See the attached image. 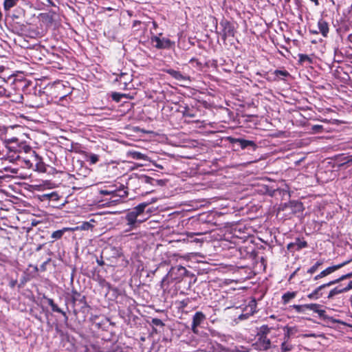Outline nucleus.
Wrapping results in <instances>:
<instances>
[{
    "label": "nucleus",
    "mask_w": 352,
    "mask_h": 352,
    "mask_svg": "<svg viewBox=\"0 0 352 352\" xmlns=\"http://www.w3.org/2000/svg\"><path fill=\"white\" fill-rule=\"evenodd\" d=\"M233 142L239 143L242 149H245L248 146H252V147L256 146L254 142H253L252 140H244V139L238 138V139H234L233 140Z\"/></svg>",
    "instance_id": "dca6fc26"
},
{
    "label": "nucleus",
    "mask_w": 352,
    "mask_h": 352,
    "mask_svg": "<svg viewBox=\"0 0 352 352\" xmlns=\"http://www.w3.org/2000/svg\"><path fill=\"white\" fill-rule=\"evenodd\" d=\"M351 261H352V258L350 259V260H347L346 261H344L342 263H340V264L335 265H333V266L327 267L324 270L322 271L319 274L316 276L314 277V280H318L319 278H323V277H324V276H327V275L334 272L335 271L342 268V267H344L346 265H347L348 263H349Z\"/></svg>",
    "instance_id": "39448f33"
},
{
    "label": "nucleus",
    "mask_w": 352,
    "mask_h": 352,
    "mask_svg": "<svg viewBox=\"0 0 352 352\" xmlns=\"http://www.w3.org/2000/svg\"><path fill=\"white\" fill-rule=\"evenodd\" d=\"M137 180L138 182L140 184H151V186H155V184H160L162 182L144 175H140L138 178H137Z\"/></svg>",
    "instance_id": "9d476101"
},
{
    "label": "nucleus",
    "mask_w": 352,
    "mask_h": 352,
    "mask_svg": "<svg viewBox=\"0 0 352 352\" xmlns=\"http://www.w3.org/2000/svg\"><path fill=\"white\" fill-rule=\"evenodd\" d=\"M143 23L138 20H135L133 23L132 28L133 30V32H138L140 30H142L144 28L142 27Z\"/></svg>",
    "instance_id": "cd10ccee"
},
{
    "label": "nucleus",
    "mask_w": 352,
    "mask_h": 352,
    "mask_svg": "<svg viewBox=\"0 0 352 352\" xmlns=\"http://www.w3.org/2000/svg\"><path fill=\"white\" fill-rule=\"evenodd\" d=\"M52 310L54 312L60 313L67 320V316L65 311L60 309L55 303L51 307Z\"/></svg>",
    "instance_id": "72a5a7b5"
},
{
    "label": "nucleus",
    "mask_w": 352,
    "mask_h": 352,
    "mask_svg": "<svg viewBox=\"0 0 352 352\" xmlns=\"http://www.w3.org/2000/svg\"><path fill=\"white\" fill-rule=\"evenodd\" d=\"M47 302L50 307H52L54 304V300L51 298H48Z\"/></svg>",
    "instance_id": "49530a36"
},
{
    "label": "nucleus",
    "mask_w": 352,
    "mask_h": 352,
    "mask_svg": "<svg viewBox=\"0 0 352 352\" xmlns=\"http://www.w3.org/2000/svg\"><path fill=\"white\" fill-rule=\"evenodd\" d=\"M111 96L113 100L119 102L120 101L121 98L124 96V94L113 93Z\"/></svg>",
    "instance_id": "e433bc0d"
},
{
    "label": "nucleus",
    "mask_w": 352,
    "mask_h": 352,
    "mask_svg": "<svg viewBox=\"0 0 352 352\" xmlns=\"http://www.w3.org/2000/svg\"><path fill=\"white\" fill-rule=\"evenodd\" d=\"M292 334V328L289 327H284V336H283V340H290L291 335Z\"/></svg>",
    "instance_id": "c85d7f7f"
},
{
    "label": "nucleus",
    "mask_w": 352,
    "mask_h": 352,
    "mask_svg": "<svg viewBox=\"0 0 352 352\" xmlns=\"http://www.w3.org/2000/svg\"><path fill=\"white\" fill-rule=\"evenodd\" d=\"M322 265L321 261H317L312 267H311L308 270L307 273L314 274L320 265Z\"/></svg>",
    "instance_id": "f704fd0d"
},
{
    "label": "nucleus",
    "mask_w": 352,
    "mask_h": 352,
    "mask_svg": "<svg viewBox=\"0 0 352 352\" xmlns=\"http://www.w3.org/2000/svg\"><path fill=\"white\" fill-rule=\"evenodd\" d=\"M296 296V292H288L285 294H284L282 296V300H283V302L284 304H287L289 302V301L292 299V298H294Z\"/></svg>",
    "instance_id": "393cba45"
},
{
    "label": "nucleus",
    "mask_w": 352,
    "mask_h": 352,
    "mask_svg": "<svg viewBox=\"0 0 352 352\" xmlns=\"http://www.w3.org/2000/svg\"><path fill=\"white\" fill-rule=\"evenodd\" d=\"M117 81L127 86L128 83L131 82V76L126 73H121L119 78H116Z\"/></svg>",
    "instance_id": "412c9836"
},
{
    "label": "nucleus",
    "mask_w": 352,
    "mask_h": 352,
    "mask_svg": "<svg viewBox=\"0 0 352 352\" xmlns=\"http://www.w3.org/2000/svg\"><path fill=\"white\" fill-rule=\"evenodd\" d=\"M294 349V345L290 340H283L280 347V352H289Z\"/></svg>",
    "instance_id": "6ab92c4d"
},
{
    "label": "nucleus",
    "mask_w": 352,
    "mask_h": 352,
    "mask_svg": "<svg viewBox=\"0 0 352 352\" xmlns=\"http://www.w3.org/2000/svg\"><path fill=\"white\" fill-rule=\"evenodd\" d=\"M295 206H297L299 208V211L302 210V205L300 202H296L295 203Z\"/></svg>",
    "instance_id": "a18cd8bd"
},
{
    "label": "nucleus",
    "mask_w": 352,
    "mask_h": 352,
    "mask_svg": "<svg viewBox=\"0 0 352 352\" xmlns=\"http://www.w3.org/2000/svg\"><path fill=\"white\" fill-rule=\"evenodd\" d=\"M128 195L127 191L125 190L124 186L119 188V190L114 192L113 195H109V201L112 203L116 204L120 201L122 198L126 197Z\"/></svg>",
    "instance_id": "6e6552de"
},
{
    "label": "nucleus",
    "mask_w": 352,
    "mask_h": 352,
    "mask_svg": "<svg viewBox=\"0 0 352 352\" xmlns=\"http://www.w3.org/2000/svg\"><path fill=\"white\" fill-rule=\"evenodd\" d=\"M182 305V307H186L188 304V302L186 301V300H183L181 302Z\"/></svg>",
    "instance_id": "09e8293b"
},
{
    "label": "nucleus",
    "mask_w": 352,
    "mask_h": 352,
    "mask_svg": "<svg viewBox=\"0 0 352 352\" xmlns=\"http://www.w3.org/2000/svg\"><path fill=\"white\" fill-rule=\"evenodd\" d=\"M351 277H352V272L350 273H348L346 274L342 275V276H340L339 278H337L336 280H339V282H340V281H342L343 280H345L346 278H349Z\"/></svg>",
    "instance_id": "ea45409f"
},
{
    "label": "nucleus",
    "mask_w": 352,
    "mask_h": 352,
    "mask_svg": "<svg viewBox=\"0 0 352 352\" xmlns=\"http://www.w3.org/2000/svg\"><path fill=\"white\" fill-rule=\"evenodd\" d=\"M344 289L345 292L352 289V281H350L348 285L346 287H344Z\"/></svg>",
    "instance_id": "c03bdc74"
},
{
    "label": "nucleus",
    "mask_w": 352,
    "mask_h": 352,
    "mask_svg": "<svg viewBox=\"0 0 352 352\" xmlns=\"http://www.w3.org/2000/svg\"><path fill=\"white\" fill-rule=\"evenodd\" d=\"M18 141L19 140L16 138H6L5 140V143L6 144V147L10 151L15 152L17 145H19Z\"/></svg>",
    "instance_id": "4468645a"
},
{
    "label": "nucleus",
    "mask_w": 352,
    "mask_h": 352,
    "mask_svg": "<svg viewBox=\"0 0 352 352\" xmlns=\"http://www.w3.org/2000/svg\"><path fill=\"white\" fill-rule=\"evenodd\" d=\"M98 263L100 265H102L103 264V261H98Z\"/></svg>",
    "instance_id": "5fc2aeb1"
},
{
    "label": "nucleus",
    "mask_w": 352,
    "mask_h": 352,
    "mask_svg": "<svg viewBox=\"0 0 352 352\" xmlns=\"http://www.w3.org/2000/svg\"><path fill=\"white\" fill-rule=\"evenodd\" d=\"M201 233H199V232H197V233H190V234H189V236H192V235H201Z\"/></svg>",
    "instance_id": "603ef678"
},
{
    "label": "nucleus",
    "mask_w": 352,
    "mask_h": 352,
    "mask_svg": "<svg viewBox=\"0 0 352 352\" xmlns=\"http://www.w3.org/2000/svg\"><path fill=\"white\" fill-rule=\"evenodd\" d=\"M92 227V225L87 222L85 221L82 222L80 226H78L75 228H71V231H75V230H88Z\"/></svg>",
    "instance_id": "5701e85b"
},
{
    "label": "nucleus",
    "mask_w": 352,
    "mask_h": 352,
    "mask_svg": "<svg viewBox=\"0 0 352 352\" xmlns=\"http://www.w3.org/2000/svg\"><path fill=\"white\" fill-rule=\"evenodd\" d=\"M274 74L276 76H281L282 77H286L289 76V73L285 70H275Z\"/></svg>",
    "instance_id": "c9c22d12"
},
{
    "label": "nucleus",
    "mask_w": 352,
    "mask_h": 352,
    "mask_svg": "<svg viewBox=\"0 0 352 352\" xmlns=\"http://www.w3.org/2000/svg\"><path fill=\"white\" fill-rule=\"evenodd\" d=\"M344 287H342L341 286L336 287L331 289L330 292L329 293V295L327 296L328 298H332L333 296L340 294L342 292H344Z\"/></svg>",
    "instance_id": "b1692460"
},
{
    "label": "nucleus",
    "mask_w": 352,
    "mask_h": 352,
    "mask_svg": "<svg viewBox=\"0 0 352 352\" xmlns=\"http://www.w3.org/2000/svg\"><path fill=\"white\" fill-rule=\"evenodd\" d=\"M87 157L91 164H95L99 161V156L94 153H90Z\"/></svg>",
    "instance_id": "2f4dec72"
},
{
    "label": "nucleus",
    "mask_w": 352,
    "mask_h": 352,
    "mask_svg": "<svg viewBox=\"0 0 352 352\" xmlns=\"http://www.w3.org/2000/svg\"><path fill=\"white\" fill-rule=\"evenodd\" d=\"M338 283H339V280H336H336H331V281H330V282H329L327 283L323 284V285L318 287L311 293L308 294L307 297L309 299H318V298H319L322 296V294L320 293V291L322 289L325 288L326 287H329L331 285L336 284Z\"/></svg>",
    "instance_id": "0eeeda50"
},
{
    "label": "nucleus",
    "mask_w": 352,
    "mask_h": 352,
    "mask_svg": "<svg viewBox=\"0 0 352 352\" xmlns=\"http://www.w3.org/2000/svg\"><path fill=\"white\" fill-rule=\"evenodd\" d=\"M318 27L322 35L327 37L329 31L328 23L323 19H320L318 22Z\"/></svg>",
    "instance_id": "f8f14e48"
},
{
    "label": "nucleus",
    "mask_w": 352,
    "mask_h": 352,
    "mask_svg": "<svg viewBox=\"0 0 352 352\" xmlns=\"http://www.w3.org/2000/svg\"><path fill=\"white\" fill-rule=\"evenodd\" d=\"M152 323L156 326H163L164 325V323L162 322V321L159 318H153Z\"/></svg>",
    "instance_id": "58836bf2"
},
{
    "label": "nucleus",
    "mask_w": 352,
    "mask_h": 352,
    "mask_svg": "<svg viewBox=\"0 0 352 352\" xmlns=\"http://www.w3.org/2000/svg\"><path fill=\"white\" fill-rule=\"evenodd\" d=\"M322 129V125L316 124V125H314L312 126V129L316 132H320Z\"/></svg>",
    "instance_id": "37998d69"
},
{
    "label": "nucleus",
    "mask_w": 352,
    "mask_h": 352,
    "mask_svg": "<svg viewBox=\"0 0 352 352\" xmlns=\"http://www.w3.org/2000/svg\"><path fill=\"white\" fill-rule=\"evenodd\" d=\"M166 72L167 74H170L173 78L179 81L184 82L190 80L189 77L182 74L180 72L174 70L173 69H167Z\"/></svg>",
    "instance_id": "9b49d317"
},
{
    "label": "nucleus",
    "mask_w": 352,
    "mask_h": 352,
    "mask_svg": "<svg viewBox=\"0 0 352 352\" xmlns=\"http://www.w3.org/2000/svg\"><path fill=\"white\" fill-rule=\"evenodd\" d=\"M128 155L133 160H148V157L145 154H143L139 151H132L128 153Z\"/></svg>",
    "instance_id": "f3484780"
},
{
    "label": "nucleus",
    "mask_w": 352,
    "mask_h": 352,
    "mask_svg": "<svg viewBox=\"0 0 352 352\" xmlns=\"http://www.w3.org/2000/svg\"><path fill=\"white\" fill-rule=\"evenodd\" d=\"M294 245H296L295 250L298 251L302 248H306L307 246V243L305 241L300 240L298 238L295 240Z\"/></svg>",
    "instance_id": "a878e982"
},
{
    "label": "nucleus",
    "mask_w": 352,
    "mask_h": 352,
    "mask_svg": "<svg viewBox=\"0 0 352 352\" xmlns=\"http://www.w3.org/2000/svg\"><path fill=\"white\" fill-rule=\"evenodd\" d=\"M146 206L147 204L146 203L140 204L126 213L125 219L127 221V225L130 226V229L137 228V223H140L142 222L141 220L138 219V217L144 212Z\"/></svg>",
    "instance_id": "f257e3e1"
},
{
    "label": "nucleus",
    "mask_w": 352,
    "mask_h": 352,
    "mask_svg": "<svg viewBox=\"0 0 352 352\" xmlns=\"http://www.w3.org/2000/svg\"><path fill=\"white\" fill-rule=\"evenodd\" d=\"M299 57V62L300 63H304L305 62H307L309 63H312V59L307 54H300L298 55Z\"/></svg>",
    "instance_id": "7c9ffc66"
},
{
    "label": "nucleus",
    "mask_w": 352,
    "mask_h": 352,
    "mask_svg": "<svg viewBox=\"0 0 352 352\" xmlns=\"http://www.w3.org/2000/svg\"><path fill=\"white\" fill-rule=\"evenodd\" d=\"M219 24L222 28L221 34L224 41L228 37H233L234 36V27L230 21L223 19L221 21Z\"/></svg>",
    "instance_id": "7ed1b4c3"
},
{
    "label": "nucleus",
    "mask_w": 352,
    "mask_h": 352,
    "mask_svg": "<svg viewBox=\"0 0 352 352\" xmlns=\"http://www.w3.org/2000/svg\"><path fill=\"white\" fill-rule=\"evenodd\" d=\"M272 329H274L273 327H269L267 324H263L257 329L256 336L268 337Z\"/></svg>",
    "instance_id": "ddd939ff"
},
{
    "label": "nucleus",
    "mask_w": 352,
    "mask_h": 352,
    "mask_svg": "<svg viewBox=\"0 0 352 352\" xmlns=\"http://www.w3.org/2000/svg\"><path fill=\"white\" fill-rule=\"evenodd\" d=\"M310 1L314 2L316 6H318L319 5L318 0H310Z\"/></svg>",
    "instance_id": "3c124183"
},
{
    "label": "nucleus",
    "mask_w": 352,
    "mask_h": 352,
    "mask_svg": "<svg viewBox=\"0 0 352 352\" xmlns=\"http://www.w3.org/2000/svg\"><path fill=\"white\" fill-rule=\"evenodd\" d=\"M36 170H38L39 172L44 173L46 170V168H45V165H44L43 163H38V164H36Z\"/></svg>",
    "instance_id": "4c0bfd02"
},
{
    "label": "nucleus",
    "mask_w": 352,
    "mask_h": 352,
    "mask_svg": "<svg viewBox=\"0 0 352 352\" xmlns=\"http://www.w3.org/2000/svg\"><path fill=\"white\" fill-rule=\"evenodd\" d=\"M19 1L20 0H4L3 3L4 10L9 11L11 8L16 6Z\"/></svg>",
    "instance_id": "aec40b11"
},
{
    "label": "nucleus",
    "mask_w": 352,
    "mask_h": 352,
    "mask_svg": "<svg viewBox=\"0 0 352 352\" xmlns=\"http://www.w3.org/2000/svg\"><path fill=\"white\" fill-rule=\"evenodd\" d=\"M252 346L255 350L263 352H267L270 349L276 347L268 337L264 336H256V340Z\"/></svg>",
    "instance_id": "f03ea898"
},
{
    "label": "nucleus",
    "mask_w": 352,
    "mask_h": 352,
    "mask_svg": "<svg viewBox=\"0 0 352 352\" xmlns=\"http://www.w3.org/2000/svg\"><path fill=\"white\" fill-rule=\"evenodd\" d=\"M71 228H63L61 230H58L52 232L51 237L54 239L52 242L55 240L60 239L62 238L63 235L68 231H71Z\"/></svg>",
    "instance_id": "a211bd4d"
},
{
    "label": "nucleus",
    "mask_w": 352,
    "mask_h": 352,
    "mask_svg": "<svg viewBox=\"0 0 352 352\" xmlns=\"http://www.w3.org/2000/svg\"><path fill=\"white\" fill-rule=\"evenodd\" d=\"M296 248V245H294V242L290 243L287 245V250L289 251H296L295 248Z\"/></svg>",
    "instance_id": "79ce46f5"
},
{
    "label": "nucleus",
    "mask_w": 352,
    "mask_h": 352,
    "mask_svg": "<svg viewBox=\"0 0 352 352\" xmlns=\"http://www.w3.org/2000/svg\"><path fill=\"white\" fill-rule=\"evenodd\" d=\"M56 196H57V195L55 192L45 194L43 195V197L47 198V199H53L54 197H55Z\"/></svg>",
    "instance_id": "a19ab883"
},
{
    "label": "nucleus",
    "mask_w": 352,
    "mask_h": 352,
    "mask_svg": "<svg viewBox=\"0 0 352 352\" xmlns=\"http://www.w3.org/2000/svg\"><path fill=\"white\" fill-rule=\"evenodd\" d=\"M205 318V315L201 311H197L195 314L192 322V329L194 332H195L197 327L201 324Z\"/></svg>",
    "instance_id": "1a4fd4ad"
},
{
    "label": "nucleus",
    "mask_w": 352,
    "mask_h": 352,
    "mask_svg": "<svg viewBox=\"0 0 352 352\" xmlns=\"http://www.w3.org/2000/svg\"><path fill=\"white\" fill-rule=\"evenodd\" d=\"M307 305V310H311L313 311L315 313H317L320 316H323L325 311L323 309H320L321 305L316 303H311V304H306Z\"/></svg>",
    "instance_id": "2eb2a0df"
},
{
    "label": "nucleus",
    "mask_w": 352,
    "mask_h": 352,
    "mask_svg": "<svg viewBox=\"0 0 352 352\" xmlns=\"http://www.w3.org/2000/svg\"><path fill=\"white\" fill-rule=\"evenodd\" d=\"M23 151L25 153H30L32 151V148L30 146H28V145H25V144H21V145H17V148L15 151L14 153H16V152H21V151ZM32 153H35L34 151H32Z\"/></svg>",
    "instance_id": "bb28decb"
},
{
    "label": "nucleus",
    "mask_w": 352,
    "mask_h": 352,
    "mask_svg": "<svg viewBox=\"0 0 352 352\" xmlns=\"http://www.w3.org/2000/svg\"><path fill=\"white\" fill-rule=\"evenodd\" d=\"M152 25L153 29H156L157 28V24L155 21H152Z\"/></svg>",
    "instance_id": "de8ad7c7"
},
{
    "label": "nucleus",
    "mask_w": 352,
    "mask_h": 352,
    "mask_svg": "<svg viewBox=\"0 0 352 352\" xmlns=\"http://www.w3.org/2000/svg\"><path fill=\"white\" fill-rule=\"evenodd\" d=\"M295 274H296V272H294V273L291 275L290 278H292L295 275Z\"/></svg>",
    "instance_id": "13d9d810"
},
{
    "label": "nucleus",
    "mask_w": 352,
    "mask_h": 352,
    "mask_svg": "<svg viewBox=\"0 0 352 352\" xmlns=\"http://www.w3.org/2000/svg\"><path fill=\"white\" fill-rule=\"evenodd\" d=\"M293 308L297 313H305L307 311V305H294Z\"/></svg>",
    "instance_id": "473e14b6"
},
{
    "label": "nucleus",
    "mask_w": 352,
    "mask_h": 352,
    "mask_svg": "<svg viewBox=\"0 0 352 352\" xmlns=\"http://www.w3.org/2000/svg\"><path fill=\"white\" fill-rule=\"evenodd\" d=\"M270 318H275V316L274 315H272L270 316Z\"/></svg>",
    "instance_id": "6e6d98bb"
},
{
    "label": "nucleus",
    "mask_w": 352,
    "mask_h": 352,
    "mask_svg": "<svg viewBox=\"0 0 352 352\" xmlns=\"http://www.w3.org/2000/svg\"><path fill=\"white\" fill-rule=\"evenodd\" d=\"M151 41L152 43H155L154 46L157 49H166L171 45L170 40L167 38H160L157 36H152Z\"/></svg>",
    "instance_id": "423d86ee"
},
{
    "label": "nucleus",
    "mask_w": 352,
    "mask_h": 352,
    "mask_svg": "<svg viewBox=\"0 0 352 352\" xmlns=\"http://www.w3.org/2000/svg\"><path fill=\"white\" fill-rule=\"evenodd\" d=\"M119 188H116V186H109L107 189H102L99 191V193L101 195H111L116 191H118Z\"/></svg>",
    "instance_id": "4be33fe9"
},
{
    "label": "nucleus",
    "mask_w": 352,
    "mask_h": 352,
    "mask_svg": "<svg viewBox=\"0 0 352 352\" xmlns=\"http://www.w3.org/2000/svg\"><path fill=\"white\" fill-rule=\"evenodd\" d=\"M12 157L14 158V159H18V158H19V155H17L15 157L14 156H12Z\"/></svg>",
    "instance_id": "4d7b16f0"
},
{
    "label": "nucleus",
    "mask_w": 352,
    "mask_h": 352,
    "mask_svg": "<svg viewBox=\"0 0 352 352\" xmlns=\"http://www.w3.org/2000/svg\"><path fill=\"white\" fill-rule=\"evenodd\" d=\"M155 166L157 167L158 168H160V169L163 168V166L162 165H160V164H155Z\"/></svg>",
    "instance_id": "864d4df0"
},
{
    "label": "nucleus",
    "mask_w": 352,
    "mask_h": 352,
    "mask_svg": "<svg viewBox=\"0 0 352 352\" xmlns=\"http://www.w3.org/2000/svg\"><path fill=\"white\" fill-rule=\"evenodd\" d=\"M25 163L29 167L32 165V164L30 163V160H25Z\"/></svg>",
    "instance_id": "8fccbe9b"
},
{
    "label": "nucleus",
    "mask_w": 352,
    "mask_h": 352,
    "mask_svg": "<svg viewBox=\"0 0 352 352\" xmlns=\"http://www.w3.org/2000/svg\"><path fill=\"white\" fill-rule=\"evenodd\" d=\"M188 270L186 267L182 265H177L175 267H171L170 271L168 272L167 276H169L173 280H181L183 277L187 276Z\"/></svg>",
    "instance_id": "20e7f679"
},
{
    "label": "nucleus",
    "mask_w": 352,
    "mask_h": 352,
    "mask_svg": "<svg viewBox=\"0 0 352 352\" xmlns=\"http://www.w3.org/2000/svg\"><path fill=\"white\" fill-rule=\"evenodd\" d=\"M184 117L194 118L195 117V113L188 107H185L184 109L182 111Z\"/></svg>",
    "instance_id": "c756f323"
}]
</instances>
